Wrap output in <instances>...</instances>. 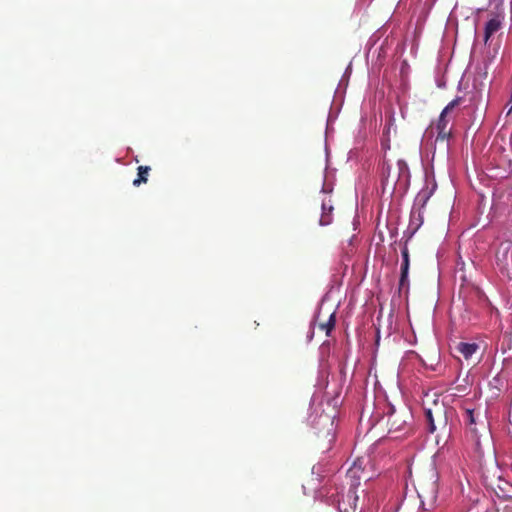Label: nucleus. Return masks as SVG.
<instances>
[{"label": "nucleus", "mask_w": 512, "mask_h": 512, "mask_svg": "<svg viewBox=\"0 0 512 512\" xmlns=\"http://www.w3.org/2000/svg\"><path fill=\"white\" fill-rule=\"evenodd\" d=\"M381 181L384 191L389 190L392 193L396 190L405 191L410 183V171L407 163L404 160H398L395 165H392L384 161Z\"/></svg>", "instance_id": "obj_2"}, {"label": "nucleus", "mask_w": 512, "mask_h": 512, "mask_svg": "<svg viewBox=\"0 0 512 512\" xmlns=\"http://www.w3.org/2000/svg\"><path fill=\"white\" fill-rule=\"evenodd\" d=\"M332 211L333 207L331 205H327L325 202L322 203V215L319 220L320 225L326 226L332 222Z\"/></svg>", "instance_id": "obj_11"}, {"label": "nucleus", "mask_w": 512, "mask_h": 512, "mask_svg": "<svg viewBox=\"0 0 512 512\" xmlns=\"http://www.w3.org/2000/svg\"><path fill=\"white\" fill-rule=\"evenodd\" d=\"M313 427L316 434V446L322 452L330 450L335 440L334 417L321 413L313 420Z\"/></svg>", "instance_id": "obj_3"}, {"label": "nucleus", "mask_w": 512, "mask_h": 512, "mask_svg": "<svg viewBox=\"0 0 512 512\" xmlns=\"http://www.w3.org/2000/svg\"><path fill=\"white\" fill-rule=\"evenodd\" d=\"M138 173L137 178L133 181L134 186H139L142 183L147 182V177L149 174V171L151 170L149 166H139L138 167Z\"/></svg>", "instance_id": "obj_12"}, {"label": "nucleus", "mask_w": 512, "mask_h": 512, "mask_svg": "<svg viewBox=\"0 0 512 512\" xmlns=\"http://www.w3.org/2000/svg\"><path fill=\"white\" fill-rule=\"evenodd\" d=\"M501 28V21L499 18L495 17L490 19L486 25L484 30V43L486 44L490 37L496 33Z\"/></svg>", "instance_id": "obj_10"}, {"label": "nucleus", "mask_w": 512, "mask_h": 512, "mask_svg": "<svg viewBox=\"0 0 512 512\" xmlns=\"http://www.w3.org/2000/svg\"><path fill=\"white\" fill-rule=\"evenodd\" d=\"M425 414L428 422L429 432L433 433L437 429L435 415L437 416V421L439 424H442L444 428L446 427L447 421L443 409L437 408L435 411L428 409Z\"/></svg>", "instance_id": "obj_7"}, {"label": "nucleus", "mask_w": 512, "mask_h": 512, "mask_svg": "<svg viewBox=\"0 0 512 512\" xmlns=\"http://www.w3.org/2000/svg\"><path fill=\"white\" fill-rule=\"evenodd\" d=\"M402 265H401V276L399 280L400 288H403L408 282V271H409V252L408 248L405 246L402 250Z\"/></svg>", "instance_id": "obj_8"}, {"label": "nucleus", "mask_w": 512, "mask_h": 512, "mask_svg": "<svg viewBox=\"0 0 512 512\" xmlns=\"http://www.w3.org/2000/svg\"><path fill=\"white\" fill-rule=\"evenodd\" d=\"M462 420L466 426L470 439L474 442L475 452L480 458L485 454H494L492 436L484 415L479 410L464 407Z\"/></svg>", "instance_id": "obj_1"}, {"label": "nucleus", "mask_w": 512, "mask_h": 512, "mask_svg": "<svg viewBox=\"0 0 512 512\" xmlns=\"http://www.w3.org/2000/svg\"><path fill=\"white\" fill-rule=\"evenodd\" d=\"M361 472V468L357 465H354L347 472V476L351 479V484L348 492L344 494L337 493L336 496L334 494L331 495L333 497V503L337 504V507L340 512H348V509H356L358 496L356 494V488L359 486V475Z\"/></svg>", "instance_id": "obj_4"}, {"label": "nucleus", "mask_w": 512, "mask_h": 512, "mask_svg": "<svg viewBox=\"0 0 512 512\" xmlns=\"http://www.w3.org/2000/svg\"><path fill=\"white\" fill-rule=\"evenodd\" d=\"M462 102L461 97H457L453 99L440 113L439 119L436 124L437 137L436 141H445L451 137V129L448 128L449 119L448 116L450 113L459 106Z\"/></svg>", "instance_id": "obj_5"}, {"label": "nucleus", "mask_w": 512, "mask_h": 512, "mask_svg": "<svg viewBox=\"0 0 512 512\" xmlns=\"http://www.w3.org/2000/svg\"><path fill=\"white\" fill-rule=\"evenodd\" d=\"M336 324L335 312L331 313L329 319L326 322L319 323L318 327L320 330L325 331L326 335L329 336L331 331L334 329Z\"/></svg>", "instance_id": "obj_13"}, {"label": "nucleus", "mask_w": 512, "mask_h": 512, "mask_svg": "<svg viewBox=\"0 0 512 512\" xmlns=\"http://www.w3.org/2000/svg\"><path fill=\"white\" fill-rule=\"evenodd\" d=\"M507 108V112H506V115H510V113L512 112V91H511V94H510V97H509V100L505 106V109Z\"/></svg>", "instance_id": "obj_14"}, {"label": "nucleus", "mask_w": 512, "mask_h": 512, "mask_svg": "<svg viewBox=\"0 0 512 512\" xmlns=\"http://www.w3.org/2000/svg\"><path fill=\"white\" fill-rule=\"evenodd\" d=\"M456 351L460 353L466 360L470 359L471 356L476 353L479 349V345L476 343L459 342L456 347Z\"/></svg>", "instance_id": "obj_9"}, {"label": "nucleus", "mask_w": 512, "mask_h": 512, "mask_svg": "<svg viewBox=\"0 0 512 512\" xmlns=\"http://www.w3.org/2000/svg\"><path fill=\"white\" fill-rule=\"evenodd\" d=\"M410 419H412V414L407 408L397 410L394 407H390L387 412V425L389 427V432L403 430Z\"/></svg>", "instance_id": "obj_6"}]
</instances>
